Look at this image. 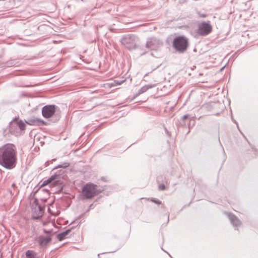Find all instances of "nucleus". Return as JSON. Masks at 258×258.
Instances as JSON below:
<instances>
[{
  "mask_svg": "<svg viewBox=\"0 0 258 258\" xmlns=\"http://www.w3.org/2000/svg\"><path fill=\"white\" fill-rule=\"evenodd\" d=\"M17 151L16 146L10 143L0 147V165L8 169H12L16 166Z\"/></svg>",
  "mask_w": 258,
  "mask_h": 258,
  "instance_id": "1",
  "label": "nucleus"
},
{
  "mask_svg": "<svg viewBox=\"0 0 258 258\" xmlns=\"http://www.w3.org/2000/svg\"><path fill=\"white\" fill-rule=\"evenodd\" d=\"M97 185L92 183L86 184L82 188V196L83 200L90 199L96 196Z\"/></svg>",
  "mask_w": 258,
  "mask_h": 258,
  "instance_id": "2",
  "label": "nucleus"
},
{
  "mask_svg": "<svg viewBox=\"0 0 258 258\" xmlns=\"http://www.w3.org/2000/svg\"><path fill=\"white\" fill-rule=\"evenodd\" d=\"M138 38L132 34H127L123 36L121 39V44L128 49H133L136 48Z\"/></svg>",
  "mask_w": 258,
  "mask_h": 258,
  "instance_id": "3",
  "label": "nucleus"
},
{
  "mask_svg": "<svg viewBox=\"0 0 258 258\" xmlns=\"http://www.w3.org/2000/svg\"><path fill=\"white\" fill-rule=\"evenodd\" d=\"M173 46L177 51L183 52L187 49V39L183 36L177 37L174 39Z\"/></svg>",
  "mask_w": 258,
  "mask_h": 258,
  "instance_id": "4",
  "label": "nucleus"
},
{
  "mask_svg": "<svg viewBox=\"0 0 258 258\" xmlns=\"http://www.w3.org/2000/svg\"><path fill=\"white\" fill-rule=\"evenodd\" d=\"M212 27L209 23L203 22L199 25L198 33L201 36H206L211 32Z\"/></svg>",
  "mask_w": 258,
  "mask_h": 258,
  "instance_id": "5",
  "label": "nucleus"
},
{
  "mask_svg": "<svg viewBox=\"0 0 258 258\" xmlns=\"http://www.w3.org/2000/svg\"><path fill=\"white\" fill-rule=\"evenodd\" d=\"M32 211L33 214V217L35 219H38L41 217L43 214V209L38 205L37 200L35 199L32 206Z\"/></svg>",
  "mask_w": 258,
  "mask_h": 258,
  "instance_id": "6",
  "label": "nucleus"
},
{
  "mask_svg": "<svg viewBox=\"0 0 258 258\" xmlns=\"http://www.w3.org/2000/svg\"><path fill=\"white\" fill-rule=\"evenodd\" d=\"M161 45V42L159 39L156 38H150L147 41L146 47L151 50H157Z\"/></svg>",
  "mask_w": 258,
  "mask_h": 258,
  "instance_id": "7",
  "label": "nucleus"
},
{
  "mask_svg": "<svg viewBox=\"0 0 258 258\" xmlns=\"http://www.w3.org/2000/svg\"><path fill=\"white\" fill-rule=\"evenodd\" d=\"M60 176L58 175H53L46 180H45L41 186H45L48 184H50V186H55L59 183Z\"/></svg>",
  "mask_w": 258,
  "mask_h": 258,
  "instance_id": "8",
  "label": "nucleus"
},
{
  "mask_svg": "<svg viewBox=\"0 0 258 258\" xmlns=\"http://www.w3.org/2000/svg\"><path fill=\"white\" fill-rule=\"evenodd\" d=\"M55 111V105H46L42 108V115L46 118H50L54 114Z\"/></svg>",
  "mask_w": 258,
  "mask_h": 258,
  "instance_id": "9",
  "label": "nucleus"
},
{
  "mask_svg": "<svg viewBox=\"0 0 258 258\" xmlns=\"http://www.w3.org/2000/svg\"><path fill=\"white\" fill-rule=\"evenodd\" d=\"M40 247H43L47 245V244L51 241V238L50 236H45L40 235L38 237L36 240Z\"/></svg>",
  "mask_w": 258,
  "mask_h": 258,
  "instance_id": "10",
  "label": "nucleus"
},
{
  "mask_svg": "<svg viewBox=\"0 0 258 258\" xmlns=\"http://www.w3.org/2000/svg\"><path fill=\"white\" fill-rule=\"evenodd\" d=\"M26 123L30 125H40L45 124L43 120L37 118L29 119Z\"/></svg>",
  "mask_w": 258,
  "mask_h": 258,
  "instance_id": "11",
  "label": "nucleus"
},
{
  "mask_svg": "<svg viewBox=\"0 0 258 258\" xmlns=\"http://www.w3.org/2000/svg\"><path fill=\"white\" fill-rule=\"evenodd\" d=\"M228 217L231 223L234 226H237L241 224L240 221L235 215L230 214L228 215Z\"/></svg>",
  "mask_w": 258,
  "mask_h": 258,
  "instance_id": "12",
  "label": "nucleus"
},
{
  "mask_svg": "<svg viewBox=\"0 0 258 258\" xmlns=\"http://www.w3.org/2000/svg\"><path fill=\"white\" fill-rule=\"evenodd\" d=\"M71 230L70 229H69L65 231L61 232L60 233H59L57 235V238L59 241H61L65 238L68 237V235L69 233L71 232Z\"/></svg>",
  "mask_w": 258,
  "mask_h": 258,
  "instance_id": "13",
  "label": "nucleus"
},
{
  "mask_svg": "<svg viewBox=\"0 0 258 258\" xmlns=\"http://www.w3.org/2000/svg\"><path fill=\"white\" fill-rule=\"evenodd\" d=\"M26 257L27 258H38L36 252L30 250H28L26 252Z\"/></svg>",
  "mask_w": 258,
  "mask_h": 258,
  "instance_id": "14",
  "label": "nucleus"
},
{
  "mask_svg": "<svg viewBox=\"0 0 258 258\" xmlns=\"http://www.w3.org/2000/svg\"><path fill=\"white\" fill-rule=\"evenodd\" d=\"M152 86L150 85H145L143 87H142L141 88H140L138 92L136 94V96H139L140 94L145 93L146 92L149 88H151Z\"/></svg>",
  "mask_w": 258,
  "mask_h": 258,
  "instance_id": "15",
  "label": "nucleus"
},
{
  "mask_svg": "<svg viewBox=\"0 0 258 258\" xmlns=\"http://www.w3.org/2000/svg\"><path fill=\"white\" fill-rule=\"evenodd\" d=\"M16 127H18L21 131L25 130L26 124L22 120H19L16 122Z\"/></svg>",
  "mask_w": 258,
  "mask_h": 258,
  "instance_id": "16",
  "label": "nucleus"
},
{
  "mask_svg": "<svg viewBox=\"0 0 258 258\" xmlns=\"http://www.w3.org/2000/svg\"><path fill=\"white\" fill-rule=\"evenodd\" d=\"M151 201L156 203V204H158V205H160L161 204V202L159 201V200H156L155 199H151Z\"/></svg>",
  "mask_w": 258,
  "mask_h": 258,
  "instance_id": "17",
  "label": "nucleus"
},
{
  "mask_svg": "<svg viewBox=\"0 0 258 258\" xmlns=\"http://www.w3.org/2000/svg\"><path fill=\"white\" fill-rule=\"evenodd\" d=\"M189 115L188 114H185L184 115H183L182 117H181V119L182 120H184L185 119H187L189 118Z\"/></svg>",
  "mask_w": 258,
  "mask_h": 258,
  "instance_id": "18",
  "label": "nucleus"
},
{
  "mask_svg": "<svg viewBox=\"0 0 258 258\" xmlns=\"http://www.w3.org/2000/svg\"><path fill=\"white\" fill-rule=\"evenodd\" d=\"M159 188L160 190H164L165 188V186L164 184H161L159 186Z\"/></svg>",
  "mask_w": 258,
  "mask_h": 258,
  "instance_id": "19",
  "label": "nucleus"
},
{
  "mask_svg": "<svg viewBox=\"0 0 258 258\" xmlns=\"http://www.w3.org/2000/svg\"><path fill=\"white\" fill-rule=\"evenodd\" d=\"M64 165V167H68L69 166V164L68 163H66Z\"/></svg>",
  "mask_w": 258,
  "mask_h": 258,
  "instance_id": "20",
  "label": "nucleus"
},
{
  "mask_svg": "<svg viewBox=\"0 0 258 258\" xmlns=\"http://www.w3.org/2000/svg\"><path fill=\"white\" fill-rule=\"evenodd\" d=\"M205 16H206L205 15H202V17H205Z\"/></svg>",
  "mask_w": 258,
  "mask_h": 258,
  "instance_id": "21",
  "label": "nucleus"
}]
</instances>
